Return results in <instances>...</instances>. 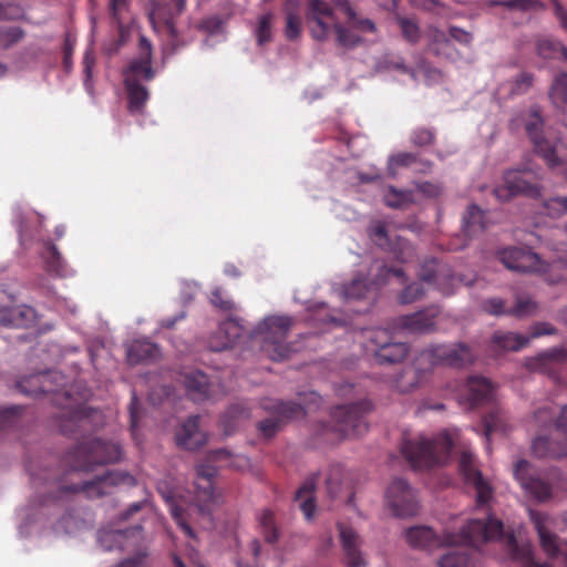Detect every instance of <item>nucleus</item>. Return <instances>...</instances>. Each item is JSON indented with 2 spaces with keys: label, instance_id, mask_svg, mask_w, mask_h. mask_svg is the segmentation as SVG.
Listing matches in <instances>:
<instances>
[{
  "label": "nucleus",
  "instance_id": "obj_1",
  "mask_svg": "<svg viewBox=\"0 0 567 567\" xmlns=\"http://www.w3.org/2000/svg\"><path fill=\"white\" fill-rule=\"evenodd\" d=\"M502 532V520L488 515L484 519H471L460 534L446 533L439 536L426 526H414L405 532L406 542L415 548L433 549L442 546H454L458 542L475 544L493 537Z\"/></svg>",
  "mask_w": 567,
  "mask_h": 567
},
{
  "label": "nucleus",
  "instance_id": "obj_2",
  "mask_svg": "<svg viewBox=\"0 0 567 567\" xmlns=\"http://www.w3.org/2000/svg\"><path fill=\"white\" fill-rule=\"evenodd\" d=\"M495 539L503 540L507 556L512 560L520 563L523 567H550L547 563L537 561L534 558L532 546L528 544L519 545L513 533L504 530L503 524L502 532L488 539L475 544L458 542L464 547L455 548L444 554L439 560V567H476L478 554L475 548L481 544Z\"/></svg>",
  "mask_w": 567,
  "mask_h": 567
},
{
  "label": "nucleus",
  "instance_id": "obj_3",
  "mask_svg": "<svg viewBox=\"0 0 567 567\" xmlns=\"http://www.w3.org/2000/svg\"><path fill=\"white\" fill-rule=\"evenodd\" d=\"M453 441L447 431L439 433L432 440L423 435L404 439L401 452L413 468H431L445 464L451 455Z\"/></svg>",
  "mask_w": 567,
  "mask_h": 567
},
{
  "label": "nucleus",
  "instance_id": "obj_4",
  "mask_svg": "<svg viewBox=\"0 0 567 567\" xmlns=\"http://www.w3.org/2000/svg\"><path fill=\"white\" fill-rule=\"evenodd\" d=\"M306 20L310 25L311 35L318 41H324L328 38L331 25L334 28L338 45L352 49L362 41V38L354 32V30L360 32L361 30L350 27L348 23L342 25L337 22L331 7L323 0L308 1ZM362 33L364 32L362 31Z\"/></svg>",
  "mask_w": 567,
  "mask_h": 567
},
{
  "label": "nucleus",
  "instance_id": "obj_5",
  "mask_svg": "<svg viewBox=\"0 0 567 567\" xmlns=\"http://www.w3.org/2000/svg\"><path fill=\"white\" fill-rule=\"evenodd\" d=\"M499 260L509 270L540 275L550 285L563 281L561 270L567 269V255L560 256L551 262H546L536 252L519 247L503 249L499 252Z\"/></svg>",
  "mask_w": 567,
  "mask_h": 567
},
{
  "label": "nucleus",
  "instance_id": "obj_6",
  "mask_svg": "<svg viewBox=\"0 0 567 567\" xmlns=\"http://www.w3.org/2000/svg\"><path fill=\"white\" fill-rule=\"evenodd\" d=\"M292 326V319L287 316H270L265 318L252 331L249 339L258 343L260 350L272 361H282L291 352L286 339Z\"/></svg>",
  "mask_w": 567,
  "mask_h": 567
},
{
  "label": "nucleus",
  "instance_id": "obj_7",
  "mask_svg": "<svg viewBox=\"0 0 567 567\" xmlns=\"http://www.w3.org/2000/svg\"><path fill=\"white\" fill-rule=\"evenodd\" d=\"M122 451L118 444L89 439L79 443L66 454V463L72 471L89 472L95 465L115 463L121 460Z\"/></svg>",
  "mask_w": 567,
  "mask_h": 567
},
{
  "label": "nucleus",
  "instance_id": "obj_8",
  "mask_svg": "<svg viewBox=\"0 0 567 567\" xmlns=\"http://www.w3.org/2000/svg\"><path fill=\"white\" fill-rule=\"evenodd\" d=\"M373 405L369 400H361L355 403L336 406L331 411V430L341 437L361 436L368 431L367 415L372 411Z\"/></svg>",
  "mask_w": 567,
  "mask_h": 567
},
{
  "label": "nucleus",
  "instance_id": "obj_9",
  "mask_svg": "<svg viewBox=\"0 0 567 567\" xmlns=\"http://www.w3.org/2000/svg\"><path fill=\"white\" fill-rule=\"evenodd\" d=\"M262 409L270 413L269 417L257 423V430L265 439L274 437L285 423L306 415L305 408L292 401L267 400L262 403Z\"/></svg>",
  "mask_w": 567,
  "mask_h": 567
},
{
  "label": "nucleus",
  "instance_id": "obj_10",
  "mask_svg": "<svg viewBox=\"0 0 567 567\" xmlns=\"http://www.w3.org/2000/svg\"><path fill=\"white\" fill-rule=\"evenodd\" d=\"M543 128L544 120L540 111L533 107L525 118V131L534 145L535 152L544 158L550 169H556L563 165V162L556 153V144L544 137Z\"/></svg>",
  "mask_w": 567,
  "mask_h": 567
},
{
  "label": "nucleus",
  "instance_id": "obj_11",
  "mask_svg": "<svg viewBox=\"0 0 567 567\" xmlns=\"http://www.w3.org/2000/svg\"><path fill=\"white\" fill-rule=\"evenodd\" d=\"M421 361L430 362L431 367H463L473 361L471 348L465 343L431 346L421 351Z\"/></svg>",
  "mask_w": 567,
  "mask_h": 567
},
{
  "label": "nucleus",
  "instance_id": "obj_12",
  "mask_svg": "<svg viewBox=\"0 0 567 567\" xmlns=\"http://www.w3.org/2000/svg\"><path fill=\"white\" fill-rule=\"evenodd\" d=\"M526 171L512 169L504 174V183L494 188L493 193L499 202H508L517 195L529 198L542 197V186L530 182Z\"/></svg>",
  "mask_w": 567,
  "mask_h": 567
},
{
  "label": "nucleus",
  "instance_id": "obj_13",
  "mask_svg": "<svg viewBox=\"0 0 567 567\" xmlns=\"http://www.w3.org/2000/svg\"><path fill=\"white\" fill-rule=\"evenodd\" d=\"M385 502L398 517L414 516L419 512L415 493L403 478L392 481L385 492Z\"/></svg>",
  "mask_w": 567,
  "mask_h": 567
},
{
  "label": "nucleus",
  "instance_id": "obj_14",
  "mask_svg": "<svg viewBox=\"0 0 567 567\" xmlns=\"http://www.w3.org/2000/svg\"><path fill=\"white\" fill-rule=\"evenodd\" d=\"M195 471L194 505L200 514H209L212 507L218 503V495L214 491V477L217 468L209 463H202L196 466Z\"/></svg>",
  "mask_w": 567,
  "mask_h": 567
},
{
  "label": "nucleus",
  "instance_id": "obj_15",
  "mask_svg": "<svg viewBox=\"0 0 567 567\" xmlns=\"http://www.w3.org/2000/svg\"><path fill=\"white\" fill-rule=\"evenodd\" d=\"M369 341L374 346V357L378 363L394 364L401 362L409 353L406 342L393 341L386 329H375L371 332Z\"/></svg>",
  "mask_w": 567,
  "mask_h": 567
},
{
  "label": "nucleus",
  "instance_id": "obj_16",
  "mask_svg": "<svg viewBox=\"0 0 567 567\" xmlns=\"http://www.w3.org/2000/svg\"><path fill=\"white\" fill-rule=\"evenodd\" d=\"M495 388L485 377L473 375L467 378L457 394L460 404L467 409H475L489 403L494 398Z\"/></svg>",
  "mask_w": 567,
  "mask_h": 567
},
{
  "label": "nucleus",
  "instance_id": "obj_17",
  "mask_svg": "<svg viewBox=\"0 0 567 567\" xmlns=\"http://www.w3.org/2000/svg\"><path fill=\"white\" fill-rule=\"evenodd\" d=\"M120 485L134 486L136 480L127 472L107 471L92 481H86L82 491L87 498H100L113 492V488Z\"/></svg>",
  "mask_w": 567,
  "mask_h": 567
},
{
  "label": "nucleus",
  "instance_id": "obj_18",
  "mask_svg": "<svg viewBox=\"0 0 567 567\" xmlns=\"http://www.w3.org/2000/svg\"><path fill=\"white\" fill-rule=\"evenodd\" d=\"M474 455L467 451L463 452L458 461V470L465 484L474 487L476 492V503L480 506L486 505L492 496V487L482 476V473L475 467Z\"/></svg>",
  "mask_w": 567,
  "mask_h": 567
},
{
  "label": "nucleus",
  "instance_id": "obj_19",
  "mask_svg": "<svg viewBox=\"0 0 567 567\" xmlns=\"http://www.w3.org/2000/svg\"><path fill=\"white\" fill-rule=\"evenodd\" d=\"M420 279L425 282H433L445 296L454 292L461 278L455 276L451 269L436 259L426 260L420 269Z\"/></svg>",
  "mask_w": 567,
  "mask_h": 567
},
{
  "label": "nucleus",
  "instance_id": "obj_20",
  "mask_svg": "<svg viewBox=\"0 0 567 567\" xmlns=\"http://www.w3.org/2000/svg\"><path fill=\"white\" fill-rule=\"evenodd\" d=\"M567 363V350L553 348L526 360V368L532 372L558 378L561 368Z\"/></svg>",
  "mask_w": 567,
  "mask_h": 567
},
{
  "label": "nucleus",
  "instance_id": "obj_21",
  "mask_svg": "<svg viewBox=\"0 0 567 567\" xmlns=\"http://www.w3.org/2000/svg\"><path fill=\"white\" fill-rule=\"evenodd\" d=\"M433 368L430 362L421 361V353L414 360L413 364L404 368L395 378L394 385L400 393H410L425 383Z\"/></svg>",
  "mask_w": 567,
  "mask_h": 567
},
{
  "label": "nucleus",
  "instance_id": "obj_22",
  "mask_svg": "<svg viewBox=\"0 0 567 567\" xmlns=\"http://www.w3.org/2000/svg\"><path fill=\"white\" fill-rule=\"evenodd\" d=\"M64 377L56 371L37 373L27 378H22L17 382V388L21 393L27 395H39V394H51L58 393L59 389L53 386L56 383L58 386L63 385Z\"/></svg>",
  "mask_w": 567,
  "mask_h": 567
},
{
  "label": "nucleus",
  "instance_id": "obj_23",
  "mask_svg": "<svg viewBox=\"0 0 567 567\" xmlns=\"http://www.w3.org/2000/svg\"><path fill=\"white\" fill-rule=\"evenodd\" d=\"M514 476L520 486L538 501H546L551 496L550 486L535 476L533 466L525 460H519L514 466Z\"/></svg>",
  "mask_w": 567,
  "mask_h": 567
},
{
  "label": "nucleus",
  "instance_id": "obj_24",
  "mask_svg": "<svg viewBox=\"0 0 567 567\" xmlns=\"http://www.w3.org/2000/svg\"><path fill=\"white\" fill-rule=\"evenodd\" d=\"M440 309L427 307L412 315L401 316L395 320V327L410 333H427L434 329Z\"/></svg>",
  "mask_w": 567,
  "mask_h": 567
},
{
  "label": "nucleus",
  "instance_id": "obj_25",
  "mask_svg": "<svg viewBox=\"0 0 567 567\" xmlns=\"http://www.w3.org/2000/svg\"><path fill=\"white\" fill-rule=\"evenodd\" d=\"M138 49L140 55L136 59H133L127 69L125 70L124 76L136 79L140 82V79H144L146 81H151L155 76V71L152 66V58H153V47L151 41L141 35L138 40Z\"/></svg>",
  "mask_w": 567,
  "mask_h": 567
},
{
  "label": "nucleus",
  "instance_id": "obj_26",
  "mask_svg": "<svg viewBox=\"0 0 567 567\" xmlns=\"http://www.w3.org/2000/svg\"><path fill=\"white\" fill-rule=\"evenodd\" d=\"M339 537L344 553L347 567H364L365 560L361 553L362 539L350 526L339 523Z\"/></svg>",
  "mask_w": 567,
  "mask_h": 567
},
{
  "label": "nucleus",
  "instance_id": "obj_27",
  "mask_svg": "<svg viewBox=\"0 0 567 567\" xmlns=\"http://www.w3.org/2000/svg\"><path fill=\"white\" fill-rule=\"evenodd\" d=\"M247 333L248 331L243 324H240L238 319L228 318L219 324L218 331L212 341L210 347L215 351L233 348L239 343L240 339Z\"/></svg>",
  "mask_w": 567,
  "mask_h": 567
},
{
  "label": "nucleus",
  "instance_id": "obj_28",
  "mask_svg": "<svg viewBox=\"0 0 567 567\" xmlns=\"http://www.w3.org/2000/svg\"><path fill=\"white\" fill-rule=\"evenodd\" d=\"M206 435L199 430V416H189L176 433V443L185 450H196L206 443Z\"/></svg>",
  "mask_w": 567,
  "mask_h": 567
},
{
  "label": "nucleus",
  "instance_id": "obj_29",
  "mask_svg": "<svg viewBox=\"0 0 567 567\" xmlns=\"http://www.w3.org/2000/svg\"><path fill=\"white\" fill-rule=\"evenodd\" d=\"M158 355V347L148 340H134L126 349V359L131 365L154 361Z\"/></svg>",
  "mask_w": 567,
  "mask_h": 567
},
{
  "label": "nucleus",
  "instance_id": "obj_30",
  "mask_svg": "<svg viewBox=\"0 0 567 567\" xmlns=\"http://www.w3.org/2000/svg\"><path fill=\"white\" fill-rule=\"evenodd\" d=\"M61 433L68 436H75L81 430H85L90 424L85 408H78L72 411H63L60 414Z\"/></svg>",
  "mask_w": 567,
  "mask_h": 567
},
{
  "label": "nucleus",
  "instance_id": "obj_31",
  "mask_svg": "<svg viewBox=\"0 0 567 567\" xmlns=\"http://www.w3.org/2000/svg\"><path fill=\"white\" fill-rule=\"evenodd\" d=\"M34 320V311L27 306H11L0 317V324L7 328H25Z\"/></svg>",
  "mask_w": 567,
  "mask_h": 567
},
{
  "label": "nucleus",
  "instance_id": "obj_32",
  "mask_svg": "<svg viewBox=\"0 0 567 567\" xmlns=\"http://www.w3.org/2000/svg\"><path fill=\"white\" fill-rule=\"evenodd\" d=\"M463 235L467 238L483 233L487 227L485 213L476 205H470L463 216Z\"/></svg>",
  "mask_w": 567,
  "mask_h": 567
},
{
  "label": "nucleus",
  "instance_id": "obj_33",
  "mask_svg": "<svg viewBox=\"0 0 567 567\" xmlns=\"http://www.w3.org/2000/svg\"><path fill=\"white\" fill-rule=\"evenodd\" d=\"M184 384L188 395L194 401H203L208 398V377L200 371L186 373Z\"/></svg>",
  "mask_w": 567,
  "mask_h": 567
},
{
  "label": "nucleus",
  "instance_id": "obj_34",
  "mask_svg": "<svg viewBox=\"0 0 567 567\" xmlns=\"http://www.w3.org/2000/svg\"><path fill=\"white\" fill-rule=\"evenodd\" d=\"M529 343V338L515 332L496 331L492 336V347L494 350L519 351Z\"/></svg>",
  "mask_w": 567,
  "mask_h": 567
},
{
  "label": "nucleus",
  "instance_id": "obj_35",
  "mask_svg": "<svg viewBox=\"0 0 567 567\" xmlns=\"http://www.w3.org/2000/svg\"><path fill=\"white\" fill-rule=\"evenodd\" d=\"M158 492L163 495V498L169 506V513L179 528L186 536L194 538L195 533L188 523L187 511L176 501L174 492L169 491L164 493L161 488H158Z\"/></svg>",
  "mask_w": 567,
  "mask_h": 567
},
{
  "label": "nucleus",
  "instance_id": "obj_36",
  "mask_svg": "<svg viewBox=\"0 0 567 567\" xmlns=\"http://www.w3.org/2000/svg\"><path fill=\"white\" fill-rule=\"evenodd\" d=\"M124 84L127 92L130 111L132 113L141 112L150 96L147 89L132 76L124 78Z\"/></svg>",
  "mask_w": 567,
  "mask_h": 567
},
{
  "label": "nucleus",
  "instance_id": "obj_37",
  "mask_svg": "<svg viewBox=\"0 0 567 567\" xmlns=\"http://www.w3.org/2000/svg\"><path fill=\"white\" fill-rule=\"evenodd\" d=\"M141 525H136L126 530H100L97 534V543L104 551H111L116 548H122L124 539L128 533H140Z\"/></svg>",
  "mask_w": 567,
  "mask_h": 567
},
{
  "label": "nucleus",
  "instance_id": "obj_38",
  "mask_svg": "<svg viewBox=\"0 0 567 567\" xmlns=\"http://www.w3.org/2000/svg\"><path fill=\"white\" fill-rule=\"evenodd\" d=\"M532 450L537 457L558 458L567 454V443H554L547 436H538L533 441Z\"/></svg>",
  "mask_w": 567,
  "mask_h": 567
},
{
  "label": "nucleus",
  "instance_id": "obj_39",
  "mask_svg": "<svg viewBox=\"0 0 567 567\" xmlns=\"http://www.w3.org/2000/svg\"><path fill=\"white\" fill-rule=\"evenodd\" d=\"M316 487V477L306 480L302 486L296 493V501L300 502V508L307 519H311L316 509L313 491Z\"/></svg>",
  "mask_w": 567,
  "mask_h": 567
},
{
  "label": "nucleus",
  "instance_id": "obj_40",
  "mask_svg": "<svg viewBox=\"0 0 567 567\" xmlns=\"http://www.w3.org/2000/svg\"><path fill=\"white\" fill-rule=\"evenodd\" d=\"M334 6L343 11L348 17V24L358 28L363 32H374L375 24L370 19L359 18L349 3V0H332Z\"/></svg>",
  "mask_w": 567,
  "mask_h": 567
},
{
  "label": "nucleus",
  "instance_id": "obj_41",
  "mask_svg": "<svg viewBox=\"0 0 567 567\" xmlns=\"http://www.w3.org/2000/svg\"><path fill=\"white\" fill-rule=\"evenodd\" d=\"M383 200L391 208L404 209L414 203V195L412 190H402L389 186L383 195Z\"/></svg>",
  "mask_w": 567,
  "mask_h": 567
},
{
  "label": "nucleus",
  "instance_id": "obj_42",
  "mask_svg": "<svg viewBox=\"0 0 567 567\" xmlns=\"http://www.w3.org/2000/svg\"><path fill=\"white\" fill-rule=\"evenodd\" d=\"M248 417L247 410L240 404H234L223 414L220 425L225 435H231L239 426L240 420Z\"/></svg>",
  "mask_w": 567,
  "mask_h": 567
},
{
  "label": "nucleus",
  "instance_id": "obj_43",
  "mask_svg": "<svg viewBox=\"0 0 567 567\" xmlns=\"http://www.w3.org/2000/svg\"><path fill=\"white\" fill-rule=\"evenodd\" d=\"M374 287V281L369 282L365 278L355 277L342 288L341 296L344 300L365 298Z\"/></svg>",
  "mask_w": 567,
  "mask_h": 567
},
{
  "label": "nucleus",
  "instance_id": "obj_44",
  "mask_svg": "<svg viewBox=\"0 0 567 567\" xmlns=\"http://www.w3.org/2000/svg\"><path fill=\"white\" fill-rule=\"evenodd\" d=\"M260 533L268 544H276L279 539V529L275 522V515L270 509H264L258 517Z\"/></svg>",
  "mask_w": 567,
  "mask_h": 567
},
{
  "label": "nucleus",
  "instance_id": "obj_45",
  "mask_svg": "<svg viewBox=\"0 0 567 567\" xmlns=\"http://www.w3.org/2000/svg\"><path fill=\"white\" fill-rule=\"evenodd\" d=\"M302 31V19L297 8L290 3L286 6L285 35L288 40L298 39Z\"/></svg>",
  "mask_w": 567,
  "mask_h": 567
},
{
  "label": "nucleus",
  "instance_id": "obj_46",
  "mask_svg": "<svg viewBox=\"0 0 567 567\" xmlns=\"http://www.w3.org/2000/svg\"><path fill=\"white\" fill-rule=\"evenodd\" d=\"M538 311V303L529 296H517L515 306L508 309V315L516 318L535 316Z\"/></svg>",
  "mask_w": 567,
  "mask_h": 567
},
{
  "label": "nucleus",
  "instance_id": "obj_47",
  "mask_svg": "<svg viewBox=\"0 0 567 567\" xmlns=\"http://www.w3.org/2000/svg\"><path fill=\"white\" fill-rule=\"evenodd\" d=\"M44 247L43 259L47 270L51 274L60 275L63 269V258L60 251L50 240L45 241Z\"/></svg>",
  "mask_w": 567,
  "mask_h": 567
},
{
  "label": "nucleus",
  "instance_id": "obj_48",
  "mask_svg": "<svg viewBox=\"0 0 567 567\" xmlns=\"http://www.w3.org/2000/svg\"><path fill=\"white\" fill-rule=\"evenodd\" d=\"M549 97L556 106L567 104V73H558L551 84Z\"/></svg>",
  "mask_w": 567,
  "mask_h": 567
},
{
  "label": "nucleus",
  "instance_id": "obj_49",
  "mask_svg": "<svg viewBox=\"0 0 567 567\" xmlns=\"http://www.w3.org/2000/svg\"><path fill=\"white\" fill-rule=\"evenodd\" d=\"M31 480L33 482V484H38V481H41L43 480L45 483H50L51 481H54V483L56 484V489L59 492L60 495H58V498H61V495L63 494H75V493H83L84 492L82 491V486L85 484L82 483V484H72V485H64L62 484V480L61 478H58V477H51L50 475H40V474H34L32 473L31 474Z\"/></svg>",
  "mask_w": 567,
  "mask_h": 567
},
{
  "label": "nucleus",
  "instance_id": "obj_50",
  "mask_svg": "<svg viewBox=\"0 0 567 567\" xmlns=\"http://www.w3.org/2000/svg\"><path fill=\"white\" fill-rule=\"evenodd\" d=\"M564 45L551 39H539L536 43L537 54L543 59H554L558 53L563 54Z\"/></svg>",
  "mask_w": 567,
  "mask_h": 567
},
{
  "label": "nucleus",
  "instance_id": "obj_51",
  "mask_svg": "<svg viewBox=\"0 0 567 567\" xmlns=\"http://www.w3.org/2000/svg\"><path fill=\"white\" fill-rule=\"evenodd\" d=\"M328 495L338 498L342 488V468L338 465L331 466L326 478Z\"/></svg>",
  "mask_w": 567,
  "mask_h": 567
},
{
  "label": "nucleus",
  "instance_id": "obj_52",
  "mask_svg": "<svg viewBox=\"0 0 567 567\" xmlns=\"http://www.w3.org/2000/svg\"><path fill=\"white\" fill-rule=\"evenodd\" d=\"M497 4L520 12L545 10L546 8L540 0H505L498 1Z\"/></svg>",
  "mask_w": 567,
  "mask_h": 567
},
{
  "label": "nucleus",
  "instance_id": "obj_53",
  "mask_svg": "<svg viewBox=\"0 0 567 567\" xmlns=\"http://www.w3.org/2000/svg\"><path fill=\"white\" fill-rule=\"evenodd\" d=\"M535 76L530 72H522L516 75L512 81L511 94L523 95L526 94L534 85Z\"/></svg>",
  "mask_w": 567,
  "mask_h": 567
},
{
  "label": "nucleus",
  "instance_id": "obj_54",
  "mask_svg": "<svg viewBox=\"0 0 567 567\" xmlns=\"http://www.w3.org/2000/svg\"><path fill=\"white\" fill-rule=\"evenodd\" d=\"M545 213L557 218L567 213V196H557L543 202Z\"/></svg>",
  "mask_w": 567,
  "mask_h": 567
},
{
  "label": "nucleus",
  "instance_id": "obj_55",
  "mask_svg": "<svg viewBox=\"0 0 567 567\" xmlns=\"http://www.w3.org/2000/svg\"><path fill=\"white\" fill-rule=\"evenodd\" d=\"M435 131L431 127H416L411 132L410 142L415 146H429L435 142Z\"/></svg>",
  "mask_w": 567,
  "mask_h": 567
},
{
  "label": "nucleus",
  "instance_id": "obj_56",
  "mask_svg": "<svg viewBox=\"0 0 567 567\" xmlns=\"http://www.w3.org/2000/svg\"><path fill=\"white\" fill-rule=\"evenodd\" d=\"M425 291L420 282H412L408 285L399 295V302L402 305H410L421 299Z\"/></svg>",
  "mask_w": 567,
  "mask_h": 567
},
{
  "label": "nucleus",
  "instance_id": "obj_57",
  "mask_svg": "<svg viewBox=\"0 0 567 567\" xmlns=\"http://www.w3.org/2000/svg\"><path fill=\"white\" fill-rule=\"evenodd\" d=\"M398 23L401 28L403 37L410 43H416L420 40V29L414 20L404 17H398Z\"/></svg>",
  "mask_w": 567,
  "mask_h": 567
},
{
  "label": "nucleus",
  "instance_id": "obj_58",
  "mask_svg": "<svg viewBox=\"0 0 567 567\" xmlns=\"http://www.w3.org/2000/svg\"><path fill=\"white\" fill-rule=\"evenodd\" d=\"M24 35V32L19 27L0 28V45L8 49L18 43Z\"/></svg>",
  "mask_w": 567,
  "mask_h": 567
},
{
  "label": "nucleus",
  "instance_id": "obj_59",
  "mask_svg": "<svg viewBox=\"0 0 567 567\" xmlns=\"http://www.w3.org/2000/svg\"><path fill=\"white\" fill-rule=\"evenodd\" d=\"M540 546L543 550L549 556L555 557L559 553L557 544V536L550 533L548 529L538 533Z\"/></svg>",
  "mask_w": 567,
  "mask_h": 567
},
{
  "label": "nucleus",
  "instance_id": "obj_60",
  "mask_svg": "<svg viewBox=\"0 0 567 567\" xmlns=\"http://www.w3.org/2000/svg\"><path fill=\"white\" fill-rule=\"evenodd\" d=\"M483 421L485 435L487 437L498 431L505 432V423L497 412L488 413Z\"/></svg>",
  "mask_w": 567,
  "mask_h": 567
},
{
  "label": "nucleus",
  "instance_id": "obj_61",
  "mask_svg": "<svg viewBox=\"0 0 567 567\" xmlns=\"http://www.w3.org/2000/svg\"><path fill=\"white\" fill-rule=\"evenodd\" d=\"M271 40V14L267 13L260 17L257 28V41L264 45Z\"/></svg>",
  "mask_w": 567,
  "mask_h": 567
},
{
  "label": "nucleus",
  "instance_id": "obj_62",
  "mask_svg": "<svg viewBox=\"0 0 567 567\" xmlns=\"http://www.w3.org/2000/svg\"><path fill=\"white\" fill-rule=\"evenodd\" d=\"M22 409L20 406L0 408V431L13 426Z\"/></svg>",
  "mask_w": 567,
  "mask_h": 567
},
{
  "label": "nucleus",
  "instance_id": "obj_63",
  "mask_svg": "<svg viewBox=\"0 0 567 567\" xmlns=\"http://www.w3.org/2000/svg\"><path fill=\"white\" fill-rule=\"evenodd\" d=\"M482 309L492 316L508 315L505 301L501 298H489L482 302Z\"/></svg>",
  "mask_w": 567,
  "mask_h": 567
},
{
  "label": "nucleus",
  "instance_id": "obj_64",
  "mask_svg": "<svg viewBox=\"0 0 567 567\" xmlns=\"http://www.w3.org/2000/svg\"><path fill=\"white\" fill-rule=\"evenodd\" d=\"M210 302L214 307L224 311L234 309V302L230 299L224 297L220 288H216L210 292Z\"/></svg>",
  "mask_w": 567,
  "mask_h": 567
}]
</instances>
